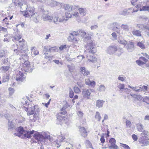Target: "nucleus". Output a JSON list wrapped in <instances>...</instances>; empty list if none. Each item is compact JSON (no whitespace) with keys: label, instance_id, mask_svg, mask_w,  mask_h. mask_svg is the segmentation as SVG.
Listing matches in <instances>:
<instances>
[{"label":"nucleus","instance_id":"bb28decb","mask_svg":"<svg viewBox=\"0 0 149 149\" xmlns=\"http://www.w3.org/2000/svg\"><path fill=\"white\" fill-rule=\"evenodd\" d=\"M85 83L87 85L93 86L95 85V82L93 81H91L89 79H87L85 80Z\"/></svg>","mask_w":149,"mask_h":149},{"label":"nucleus","instance_id":"423d86ee","mask_svg":"<svg viewBox=\"0 0 149 149\" xmlns=\"http://www.w3.org/2000/svg\"><path fill=\"white\" fill-rule=\"evenodd\" d=\"M149 138L146 136H142L139 139V143L141 144L142 146H148L149 144L148 141Z\"/></svg>","mask_w":149,"mask_h":149},{"label":"nucleus","instance_id":"e433bc0d","mask_svg":"<svg viewBox=\"0 0 149 149\" xmlns=\"http://www.w3.org/2000/svg\"><path fill=\"white\" fill-rule=\"evenodd\" d=\"M64 9L66 10L71 11L72 10V6L68 4H65L64 6Z\"/></svg>","mask_w":149,"mask_h":149},{"label":"nucleus","instance_id":"603ef678","mask_svg":"<svg viewBox=\"0 0 149 149\" xmlns=\"http://www.w3.org/2000/svg\"><path fill=\"white\" fill-rule=\"evenodd\" d=\"M136 63L139 65H141L145 64V63L141 60H136Z\"/></svg>","mask_w":149,"mask_h":149},{"label":"nucleus","instance_id":"c03bdc74","mask_svg":"<svg viewBox=\"0 0 149 149\" xmlns=\"http://www.w3.org/2000/svg\"><path fill=\"white\" fill-rule=\"evenodd\" d=\"M73 89L74 92L76 93H78L81 92L80 89L77 87H74Z\"/></svg>","mask_w":149,"mask_h":149},{"label":"nucleus","instance_id":"7c9ffc66","mask_svg":"<svg viewBox=\"0 0 149 149\" xmlns=\"http://www.w3.org/2000/svg\"><path fill=\"white\" fill-rule=\"evenodd\" d=\"M10 75L8 74H5L3 77L2 81L3 82H7L9 80Z\"/></svg>","mask_w":149,"mask_h":149},{"label":"nucleus","instance_id":"c9c22d12","mask_svg":"<svg viewBox=\"0 0 149 149\" xmlns=\"http://www.w3.org/2000/svg\"><path fill=\"white\" fill-rule=\"evenodd\" d=\"M143 101L146 102L148 105L147 107L149 109V97L146 96L144 97L143 98Z\"/></svg>","mask_w":149,"mask_h":149},{"label":"nucleus","instance_id":"c756f323","mask_svg":"<svg viewBox=\"0 0 149 149\" xmlns=\"http://www.w3.org/2000/svg\"><path fill=\"white\" fill-rule=\"evenodd\" d=\"M88 50L89 53L92 54H94L96 52V49L94 47H88Z\"/></svg>","mask_w":149,"mask_h":149},{"label":"nucleus","instance_id":"bf43d9fd","mask_svg":"<svg viewBox=\"0 0 149 149\" xmlns=\"http://www.w3.org/2000/svg\"><path fill=\"white\" fill-rule=\"evenodd\" d=\"M77 115L80 118H82L83 115V113L80 111H79L77 113Z\"/></svg>","mask_w":149,"mask_h":149},{"label":"nucleus","instance_id":"412c9836","mask_svg":"<svg viewBox=\"0 0 149 149\" xmlns=\"http://www.w3.org/2000/svg\"><path fill=\"white\" fill-rule=\"evenodd\" d=\"M79 131L81 133V135L86 137L87 135V133L85 128L84 127H81L79 128Z\"/></svg>","mask_w":149,"mask_h":149},{"label":"nucleus","instance_id":"a211bd4d","mask_svg":"<svg viewBox=\"0 0 149 149\" xmlns=\"http://www.w3.org/2000/svg\"><path fill=\"white\" fill-rule=\"evenodd\" d=\"M30 17L34 22L36 23H38L39 22V15L36 12H35L32 15L30 16Z\"/></svg>","mask_w":149,"mask_h":149},{"label":"nucleus","instance_id":"774afa93","mask_svg":"<svg viewBox=\"0 0 149 149\" xmlns=\"http://www.w3.org/2000/svg\"><path fill=\"white\" fill-rule=\"evenodd\" d=\"M132 137L134 141H137L138 139V137L135 134H133L132 136Z\"/></svg>","mask_w":149,"mask_h":149},{"label":"nucleus","instance_id":"e2e57ef3","mask_svg":"<svg viewBox=\"0 0 149 149\" xmlns=\"http://www.w3.org/2000/svg\"><path fill=\"white\" fill-rule=\"evenodd\" d=\"M126 125L127 127H130L131 126V122L129 120L126 121Z\"/></svg>","mask_w":149,"mask_h":149},{"label":"nucleus","instance_id":"680f3d73","mask_svg":"<svg viewBox=\"0 0 149 149\" xmlns=\"http://www.w3.org/2000/svg\"><path fill=\"white\" fill-rule=\"evenodd\" d=\"M72 17V15L67 12L65 13V17L66 18H70Z\"/></svg>","mask_w":149,"mask_h":149},{"label":"nucleus","instance_id":"4c0bfd02","mask_svg":"<svg viewBox=\"0 0 149 149\" xmlns=\"http://www.w3.org/2000/svg\"><path fill=\"white\" fill-rule=\"evenodd\" d=\"M140 11H146L149 12V6H143L139 9Z\"/></svg>","mask_w":149,"mask_h":149},{"label":"nucleus","instance_id":"37998d69","mask_svg":"<svg viewBox=\"0 0 149 149\" xmlns=\"http://www.w3.org/2000/svg\"><path fill=\"white\" fill-rule=\"evenodd\" d=\"M86 146H87L88 148H93L92 145L90 142L88 140H86Z\"/></svg>","mask_w":149,"mask_h":149},{"label":"nucleus","instance_id":"f257e3e1","mask_svg":"<svg viewBox=\"0 0 149 149\" xmlns=\"http://www.w3.org/2000/svg\"><path fill=\"white\" fill-rule=\"evenodd\" d=\"M23 51H22V52L16 51L17 54L21 56V57L19 58V60L21 61H23V62L24 61L23 63L22 64V66H23V68H22V70L23 71V70H24L25 72H27L29 73L31 72H32V70L34 69L33 64V63H30L29 61H26L25 58L27 57L28 54L25 53L26 50L25 49H23Z\"/></svg>","mask_w":149,"mask_h":149},{"label":"nucleus","instance_id":"8fccbe9b","mask_svg":"<svg viewBox=\"0 0 149 149\" xmlns=\"http://www.w3.org/2000/svg\"><path fill=\"white\" fill-rule=\"evenodd\" d=\"M70 107V105L68 104L67 102H66L65 104L63 106V107L61 109V110H65V109Z\"/></svg>","mask_w":149,"mask_h":149},{"label":"nucleus","instance_id":"72a5a7b5","mask_svg":"<svg viewBox=\"0 0 149 149\" xmlns=\"http://www.w3.org/2000/svg\"><path fill=\"white\" fill-rule=\"evenodd\" d=\"M79 31H77V32L76 31H73L72 33H71V35L69 36V37L72 40H74V36H79Z\"/></svg>","mask_w":149,"mask_h":149},{"label":"nucleus","instance_id":"dca6fc26","mask_svg":"<svg viewBox=\"0 0 149 149\" xmlns=\"http://www.w3.org/2000/svg\"><path fill=\"white\" fill-rule=\"evenodd\" d=\"M67 19H65L64 16H62L61 17H58V16L55 17L54 18V22L56 24H59V22H63L64 21H67Z\"/></svg>","mask_w":149,"mask_h":149},{"label":"nucleus","instance_id":"473e14b6","mask_svg":"<svg viewBox=\"0 0 149 149\" xmlns=\"http://www.w3.org/2000/svg\"><path fill=\"white\" fill-rule=\"evenodd\" d=\"M8 129H13L15 127V124L12 122V121H10L9 119H8Z\"/></svg>","mask_w":149,"mask_h":149},{"label":"nucleus","instance_id":"69168bd1","mask_svg":"<svg viewBox=\"0 0 149 149\" xmlns=\"http://www.w3.org/2000/svg\"><path fill=\"white\" fill-rule=\"evenodd\" d=\"M8 107L9 109L10 110H14L15 109V108L13 106L10 104H9Z\"/></svg>","mask_w":149,"mask_h":149},{"label":"nucleus","instance_id":"f8f14e48","mask_svg":"<svg viewBox=\"0 0 149 149\" xmlns=\"http://www.w3.org/2000/svg\"><path fill=\"white\" fill-rule=\"evenodd\" d=\"M118 51V48L115 45L110 46L107 49V53L110 55L115 54Z\"/></svg>","mask_w":149,"mask_h":149},{"label":"nucleus","instance_id":"6ab92c4d","mask_svg":"<svg viewBox=\"0 0 149 149\" xmlns=\"http://www.w3.org/2000/svg\"><path fill=\"white\" fill-rule=\"evenodd\" d=\"M87 58L88 60L93 63H95L97 61V59L96 58L94 57L93 54H91L89 53L87 55Z\"/></svg>","mask_w":149,"mask_h":149},{"label":"nucleus","instance_id":"2eb2a0df","mask_svg":"<svg viewBox=\"0 0 149 149\" xmlns=\"http://www.w3.org/2000/svg\"><path fill=\"white\" fill-rule=\"evenodd\" d=\"M33 137L35 139L39 141V144L40 141H42L43 140V136L42 135V133L40 134L39 132H37L34 134Z\"/></svg>","mask_w":149,"mask_h":149},{"label":"nucleus","instance_id":"6e6d98bb","mask_svg":"<svg viewBox=\"0 0 149 149\" xmlns=\"http://www.w3.org/2000/svg\"><path fill=\"white\" fill-rule=\"evenodd\" d=\"M5 55V52L3 50H0V58L4 57Z\"/></svg>","mask_w":149,"mask_h":149},{"label":"nucleus","instance_id":"aec40b11","mask_svg":"<svg viewBox=\"0 0 149 149\" xmlns=\"http://www.w3.org/2000/svg\"><path fill=\"white\" fill-rule=\"evenodd\" d=\"M27 111L28 116H30L34 114L35 111V106L28 108L27 109Z\"/></svg>","mask_w":149,"mask_h":149},{"label":"nucleus","instance_id":"4468645a","mask_svg":"<svg viewBox=\"0 0 149 149\" xmlns=\"http://www.w3.org/2000/svg\"><path fill=\"white\" fill-rule=\"evenodd\" d=\"M109 142L111 144V145L109 147L110 149H117L118 148V147L115 144L116 140L113 138H111L109 140Z\"/></svg>","mask_w":149,"mask_h":149},{"label":"nucleus","instance_id":"3c124183","mask_svg":"<svg viewBox=\"0 0 149 149\" xmlns=\"http://www.w3.org/2000/svg\"><path fill=\"white\" fill-rule=\"evenodd\" d=\"M105 89V87L103 85H101L99 86V90L100 91H104Z\"/></svg>","mask_w":149,"mask_h":149},{"label":"nucleus","instance_id":"79ce46f5","mask_svg":"<svg viewBox=\"0 0 149 149\" xmlns=\"http://www.w3.org/2000/svg\"><path fill=\"white\" fill-rule=\"evenodd\" d=\"M79 10L80 13L83 15H84L86 13L85 9L83 8H80L79 9Z\"/></svg>","mask_w":149,"mask_h":149},{"label":"nucleus","instance_id":"a18cd8bd","mask_svg":"<svg viewBox=\"0 0 149 149\" xmlns=\"http://www.w3.org/2000/svg\"><path fill=\"white\" fill-rule=\"evenodd\" d=\"M74 95L73 91L72 89L70 88L69 89V96L70 98H72L73 97Z\"/></svg>","mask_w":149,"mask_h":149},{"label":"nucleus","instance_id":"0e129e2a","mask_svg":"<svg viewBox=\"0 0 149 149\" xmlns=\"http://www.w3.org/2000/svg\"><path fill=\"white\" fill-rule=\"evenodd\" d=\"M140 88L143 89V90L142 91H147V87L146 86H143L142 87H140Z\"/></svg>","mask_w":149,"mask_h":149},{"label":"nucleus","instance_id":"9b49d317","mask_svg":"<svg viewBox=\"0 0 149 149\" xmlns=\"http://www.w3.org/2000/svg\"><path fill=\"white\" fill-rule=\"evenodd\" d=\"M42 18L43 20L45 21L51 22L53 19V17L49 14L48 11H45L42 15Z\"/></svg>","mask_w":149,"mask_h":149},{"label":"nucleus","instance_id":"f3484780","mask_svg":"<svg viewBox=\"0 0 149 149\" xmlns=\"http://www.w3.org/2000/svg\"><path fill=\"white\" fill-rule=\"evenodd\" d=\"M15 35L13 36L12 38V40L14 42H16L17 41H18L22 39V36L18 34L17 33V32L15 33Z\"/></svg>","mask_w":149,"mask_h":149},{"label":"nucleus","instance_id":"5701e85b","mask_svg":"<svg viewBox=\"0 0 149 149\" xmlns=\"http://www.w3.org/2000/svg\"><path fill=\"white\" fill-rule=\"evenodd\" d=\"M130 95L134 98V101H136V100H142V97L140 95L130 94Z\"/></svg>","mask_w":149,"mask_h":149},{"label":"nucleus","instance_id":"39448f33","mask_svg":"<svg viewBox=\"0 0 149 149\" xmlns=\"http://www.w3.org/2000/svg\"><path fill=\"white\" fill-rule=\"evenodd\" d=\"M113 26L112 30L116 32L117 33L119 34L123 35L125 34V33L121 30L120 28L118 27V26H119V24L117 22H115L113 23L112 24Z\"/></svg>","mask_w":149,"mask_h":149},{"label":"nucleus","instance_id":"c85d7f7f","mask_svg":"<svg viewBox=\"0 0 149 149\" xmlns=\"http://www.w3.org/2000/svg\"><path fill=\"white\" fill-rule=\"evenodd\" d=\"M65 139V138H63L62 136H60V138H59L58 139H57V141H59V143H57L56 145V146L57 147H59L61 145V144H60V142H62V141H64V139Z\"/></svg>","mask_w":149,"mask_h":149},{"label":"nucleus","instance_id":"cd10ccee","mask_svg":"<svg viewBox=\"0 0 149 149\" xmlns=\"http://www.w3.org/2000/svg\"><path fill=\"white\" fill-rule=\"evenodd\" d=\"M14 5L15 6H17V4H18V6L20 7V8H22L23 9V8H26L27 5L26 4H23L22 2H19L18 3L14 2Z\"/></svg>","mask_w":149,"mask_h":149},{"label":"nucleus","instance_id":"49530a36","mask_svg":"<svg viewBox=\"0 0 149 149\" xmlns=\"http://www.w3.org/2000/svg\"><path fill=\"white\" fill-rule=\"evenodd\" d=\"M42 135L43 136V140L45 139H49L50 137V135H47L46 133L44 132H42Z\"/></svg>","mask_w":149,"mask_h":149},{"label":"nucleus","instance_id":"5fc2aeb1","mask_svg":"<svg viewBox=\"0 0 149 149\" xmlns=\"http://www.w3.org/2000/svg\"><path fill=\"white\" fill-rule=\"evenodd\" d=\"M1 31L5 32H7V29L2 27L0 26V33H1Z\"/></svg>","mask_w":149,"mask_h":149},{"label":"nucleus","instance_id":"9d476101","mask_svg":"<svg viewBox=\"0 0 149 149\" xmlns=\"http://www.w3.org/2000/svg\"><path fill=\"white\" fill-rule=\"evenodd\" d=\"M25 75L24 74L23 72L19 71L16 76V80L17 81H23L25 79Z\"/></svg>","mask_w":149,"mask_h":149},{"label":"nucleus","instance_id":"052dcab7","mask_svg":"<svg viewBox=\"0 0 149 149\" xmlns=\"http://www.w3.org/2000/svg\"><path fill=\"white\" fill-rule=\"evenodd\" d=\"M125 85L124 84H119L118 88L120 90L124 89Z\"/></svg>","mask_w":149,"mask_h":149},{"label":"nucleus","instance_id":"1a4fd4ad","mask_svg":"<svg viewBox=\"0 0 149 149\" xmlns=\"http://www.w3.org/2000/svg\"><path fill=\"white\" fill-rule=\"evenodd\" d=\"M92 90L91 89H83L82 91V95L83 97L89 99Z\"/></svg>","mask_w":149,"mask_h":149},{"label":"nucleus","instance_id":"a19ab883","mask_svg":"<svg viewBox=\"0 0 149 149\" xmlns=\"http://www.w3.org/2000/svg\"><path fill=\"white\" fill-rule=\"evenodd\" d=\"M137 128L139 131H142L143 130V126L141 124H138L137 125Z\"/></svg>","mask_w":149,"mask_h":149},{"label":"nucleus","instance_id":"338daca9","mask_svg":"<svg viewBox=\"0 0 149 149\" xmlns=\"http://www.w3.org/2000/svg\"><path fill=\"white\" fill-rule=\"evenodd\" d=\"M137 27L141 29H143L144 27V25L142 24H137Z\"/></svg>","mask_w":149,"mask_h":149},{"label":"nucleus","instance_id":"393cba45","mask_svg":"<svg viewBox=\"0 0 149 149\" xmlns=\"http://www.w3.org/2000/svg\"><path fill=\"white\" fill-rule=\"evenodd\" d=\"M121 29H120L121 30H122L123 32V31H128L129 30V26L127 24H122L120 26Z\"/></svg>","mask_w":149,"mask_h":149},{"label":"nucleus","instance_id":"ddd939ff","mask_svg":"<svg viewBox=\"0 0 149 149\" xmlns=\"http://www.w3.org/2000/svg\"><path fill=\"white\" fill-rule=\"evenodd\" d=\"M80 72L85 77H87L90 74V72L84 67H81L80 68Z\"/></svg>","mask_w":149,"mask_h":149},{"label":"nucleus","instance_id":"f704fd0d","mask_svg":"<svg viewBox=\"0 0 149 149\" xmlns=\"http://www.w3.org/2000/svg\"><path fill=\"white\" fill-rule=\"evenodd\" d=\"M137 45L142 49H145V46L143 43L141 42H139L137 43Z\"/></svg>","mask_w":149,"mask_h":149},{"label":"nucleus","instance_id":"20e7f679","mask_svg":"<svg viewBox=\"0 0 149 149\" xmlns=\"http://www.w3.org/2000/svg\"><path fill=\"white\" fill-rule=\"evenodd\" d=\"M24 40L23 39L16 42L17 46V48L16 49H14V52L16 51L19 52H22L23 51V49H24Z\"/></svg>","mask_w":149,"mask_h":149},{"label":"nucleus","instance_id":"6e6552de","mask_svg":"<svg viewBox=\"0 0 149 149\" xmlns=\"http://www.w3.org/2000/svg\"><path fill=\"white\" fill-rule=\"evenodd\" d=\"M128 52H132L134 50V43L132 41L127 42L124 47Z\"/></svg>","mask_w":149,"mask_h":149},{"label":"nucleus","instance_id":"de8ad7c7","mask_svg":"<svg viewBox=\"0 0 149 149\" xmlns=\"http://www.w3.org/2000/svg\"><path fill=\"white\" fill-rule=\"evenodd\" d=\"M8 91H9V94L10 95H12L15 91L14 89L11 87L9 88Z\"/></svg>","mask_w":149,"mask_h":149},{"label":"nucleus","instance_id":"864d4df0","mask_svg":"<svg viewBox=\"0 0 149 149\" xmlns=\"http://www.w3.org/2000/svg\"><path fill=\"white\" fill-rule=\"evenodd\" d=\"M135 91L136 93L141 92L143 90V89L140 88V87L135 86Z\"/></svg>","mask_w":149,"mask_h":149},{"label":"nucleus","instance_id":"b1692460","mask_svg":"<svg viewBox=\"0 0 149 149\" xmlns=\"http://www.w3.org/2000/svg\"><path fill=\"white\" fill-rule=\"evenodd\" d=\"M104 102L103 100H98L96 101V106L99 108L102 107Z\"/></svg>","mask_w":149,"mask_h":149},{"label":"nucleus","instance_id":"0eeeda50","mask_svg":"<svg viewBox=\"0 0 149 149\" xmlns=\"http://www.w3.org/2000/svg\"><path fill=\"white\" fill-rule=\"evenodd\" d=\"M35 12V9L34 7L30 6L28 7L27 6L26 7V11H25L24 15L25 17H30Z\"/></svg>","mask_w":149,"mask_h":149},{"label":"nucleus","instance_id":"4be33fe9","mask_svg":"<svg viewBox=\"0 0 149 149\" xmlns=\"http://www.w3.org/2000/svg\"><path fill=\"white\" fill-rule=\"evenodd\" d=\"M57 119L58 120V121H59V122H60L59 124L61 125L62 123L66 121L67 118L63 116L58 115L57 117Z\"/></svg>","mask_w":149,"mask_h":149},{"label":"nucleus","instance_id":"f03ea898","mask_svg":"<svg viewBox=\"0 0 149 149\" xmlns=\"http://www.w3.org/2000/svg\"><path fill=\"white\" fill-rule=\"evenodd\" d=\"M17 132L14 134V135L21 138H30L31 135L33 134L35 131L32 130L31 131H26L24 130L23 127L20 126L17 128Z\"/></svg>","mask_w":149,"mask_h":149},{"label":"nucleus","instance_id":"13d9d810","mask_svg":"<svg viewBox=\"0 0 149 149\" xmlns=\"http://www.w3.org/2000/svg\"><path fill=\"white\" fill-rule=\"evenodd\" d=\"M141 132H142L141 134V135L142 136H143V135H147L148 134V132L147 131L144 130H143Z\"/></svg>","mask_w":149,"mask_h":149},{"label":"nucleus","instance_id":"ea45409f","mask_svg":"<svg viewBox=\"0 0 149 149\" xmlns=\"http://www.w3.org/2000/svg\"><path fill=\"white\" fill-rule=\"evenodd\" d=\"M95 118L96 119L98 120V121H100L101 119V117L100 115V113L98 112H96V114L95 116Z\"/></svg>","mask_w":149,"mask_h":149},{"label":"nucleus","instance_id":"2f4dec72","mask_svg":"<svg viewBox=\"0 0 149 149\" xmlns=\"http://www.w3.org/2000/svg\"><path fill=\"white\" fill-rule=\"evenodd\" d=\"M129 14V13L127 12L126 9H125L119 12V14L124 16L127 15Z\"/></svg>","mask_w":149,"mask_h":149},{"label":"nucleus","instance_id":"09e8293b","mask_svg":"<svg viewBox=\"0 0 149 149\" xmlns=\"http://www.w3.org/2000/svg\"><path fill=\"white\" fill-rule=\"evenodd\" d=\"M120 143L121 144V146L123 147L124 148L126 149H130V147L127 145L121 143Z\"/></svg>","mask_w":149,"mask_h":149},{"label":"nucleus","instance_id":"58836bf2","mask_svg":"<svg viewBox=\"0 0 149 149\" xmlns=\"http://www.w3.org/2000/svg\"><path fill=\"white\" fill-rule=\"evenodd\" d=\"M118 42L119 43L124 45V47L127 42V41L124 39H119L118 40Z\"/></svg>","mask_w":149,"mask_h":149},{"label":"nucleus","instance_id":"4d7b16f0","mask_svg":"<svg viewBox=\"0 0 149 149\" xmlns=\"http://www.w3.org/2000/svg\"><path fill=\"white\" fill-rule=\"evenodd\" d=\"M104 134L102 133V134L101 135V137L100 139V140L101 142V143H103L105 142V139L104 138Z\"/></svg>","mask_w":149,"mask_h":149},{"label":"nucleus","instance_id":"a878e982","mask_svg":"<svg viewBox=\"0 0 149 149\" xmlns=\"http://www.w3.org/2000/svg\"><path fill=\"white\" fill-rule=\"evenodd\" d=\"M132 33L133 35L137 37L141 36V31L139 30H133L132 31Z\"/></svg>","mask_w":149,"mask_h":149},{"label":"nucleus","instance_id":"7ed1b4c3","mask_svg":"<svg viewBox=\"0 0 149 149\" xmlns=\"http://www.w3.org/2000/svg\"><path fill=\"white\" fill-rule=\"evenodd\" d=\"M79 36H80V39H82L84 38L86 41V40H90L91 39V36L93 33H87L81 29L79 31Z\"/></svg>","mask_w":149,"mask_h":149}]
</instances>
